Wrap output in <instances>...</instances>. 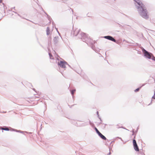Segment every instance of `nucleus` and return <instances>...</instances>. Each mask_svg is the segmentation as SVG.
<instances>
[{"label": "nucleus", "instance_id": "obj_1", "mask_svg": "<svg viewBox=\"0 0 155 155\" xmlns=\"http://www.w3.org/2000/svg\"><path fill=\"white\" fill-rule=\"evenodd\" d=\"M136 2L139 5V6L137 7V8L141 12V16L145 19H148L149 18L148 12L144 5L141 1L139 0H137Z\"/></svg>", "mask_w": 155, "mask_h": 155}, {"label": "nucleus", "instance_id": "obj_2", "mask_svg": "<svg viewBox=\"0 0 155 155\" xmlns=\"http://www.w3.org/2000/svg\"><path fill=\"white\" fill-rule=\"evenodd\" d=\"M58 65L59 67L62 68H65L67 65L68 64L67 62L65 61H60L58 63Z\"/></svg>", "mask_w": 155, "mask_h": 155}, {"label": "nucleus", "instance_id": "obj_3", "mask_svg": "<svg viewBox=\"0 0 155 155\" xmlns=\"http://www.w3.org/2000/svg\"><path fill=\"white\" fill-rule=\"evenodd\" d=\"M143 51L144 54V56L149 59L151 58V55H152L151 53H149L144 49L143 50Z\"/></svg>", "mask_w": 155, "mask_h": 155}, {"label": "nucleus", "instance_id": "obj_4", "mask_svg": "<svg viewBox=\"0 0 155 155\" xmlns=\"http://www.w3.org/2000/svg\"><path fill=\"white\" fill-rule=\"evenodd\" d=\"M133 146L135 150L137 151H139V149L137 144L136 140L134 139L133 140Z\"/></svg>", "mask_w": 155, "mask_h": 155}, {"label": "nucleus", "instance_id": "obj_5", "mask_svg": "<svg viewBox=\"0 0 155 155\" xmlns=\"http://www.w3.org/2000/svg\"><path fill=\"white\" fill-rule=\"evenodd\" d=\"M104 38L106 39H107L111 41L114 42H116V40L114 38H113L112 37H111V36H105L104 37Z\"/></svg>", "mask_w": 155, "mask_h": 155}, {"label": "nucleus", "instance_id": "obj_6", "mask_svg": "<svg viewBox=\"0 0 155 155\" xmlns=\"http://www.w3.org/2000/svg\"><path fill=\"white\" fill-rule=\"evenodd\" d=\"M98 135L103 139L104 140H106V137L103 135L101 133L99 134Z\"/></svg>", "mask_w": 155, "mask_h": 155}, {"label": "nucleus", "instance_id": "obj_7", "mask_svg": "<svg viewBox=\"0 0 155 155\" xmlns=\"http://www.w3.org/2000/svg\"><path fill=\"white\" fill-rule=\"evenodd\" d=\"M79 29H76L74 31V35L75 36L77 35L79 33Z\"/></svg>", "mask_w": 155, "mask_h": 155}, {"label": "nucleus", "instance_id": "obj_8", "mask_svg": "<svg viewBox=\"0 0 155 155\" xmlns=\"http://www.w3.org/2000/svg\"><path fill=\"white\" fill-rule=\"evenodd\" d=\"M46 33L47 35H49L50 34V29L48 27L47 28Z\"/></svg>", "mask_w": 155, "mask_h": 155}, {"label": "nucleus", "instance_id": "obj_9", "mask_svg": "<svg viewBox=\"0 0 155 155\" xmlns=\"http://www.w3.org/2000/svg\"><path fill=\"white\" fill-rule=\"evenodd\" d=\"M95 130L96 132L97 133L98 135L99 134L101 133L98 131V130H97V129L96 128H95Z\"/></svg>", "mask_w": 155, "mask_h": 155}, {"label": "nucleus", "instance_id": "obj_10", "mask_svg": "<svg viewBox=\"0 0 155 155\" xmlns=\"http://www.w3.org/2000/svg\"><path fill=\"white\" fill-rule=\"evenodd\" d=\"M2 129L3 130H9V129L8 128H2Z\"/></svg>", "mask_w": 155, "mask_h": 155}, {"label": "nucleus", "instance_id": "obj_11", "mask_svg": "<svg viewBox=\"0 0 155 155\" xmlns=\"http://www.w3.org/2000/svg\"><path fill=\"white\" fill-rule=\"evenodd\" d=\"M75 91V90H72L71 91V93L72 94V95H73L74 94V93Z\"/></svg>", "mask_w": 155, "mask_h": 155}, {"label": "nucleus", "instance_id": "obj_12", "mask_svg": "<svg viewBox=\"0 0 155 155\" xmlns=\"http://www.w3.org/2000/svg\"><path fill=\"white\" fill-rule=\"evenodd\" d=\"M139 89H140L139 88H138L136 89V90H135L134 91L135 92H136L138 91H139Z\"/></svg>", "mask_w": 155, "mask_h": 155}, {"label": "nucleus", "instance_id": "obj_13", "mask_svg": "<svg viewBox=\"0 0 155 155\" xmlns=\"http://www.w3.org/2000/svg\"><path fill=\"white\" fill-rule=\"evenodd\" d=\"M49 56H50V58H51V57H52V55L51 54V53H49Z\"/></svg>", "mask_w": 155, "mask_h": 155}, {"label": "nucleus", "instance_id": "obj_14", "mask_svg": "<svg viewBox=\"0 0 155 155\" xmlns=\"http://www.w3.org/2000/svg\"><path fill=\"white\" fill-rule=\"evenodd\" d=\"M153 60H155V57H153Z\"/></svg>", "mask_w": 155, "mask_h": 155}, {"label": "nucleus", "instance_id": "obj_15", "mask_svg": "<svg viewBox=\"0 0 155 155\" xmlns=\"http://www.w3.org/2000/svg\"><path fill=\"white\" fill-rule=\"evenodd\" d=\"M2 2V0H0V3H1Z\"/></svg>", "mask_w": 155, "mask_h": 155}]
</instances>
